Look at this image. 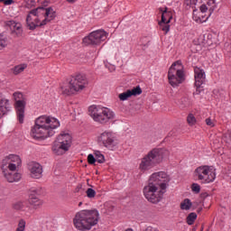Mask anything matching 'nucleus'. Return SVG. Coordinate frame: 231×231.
Segmentation results:
<instances>
[{"mask_svg": "<svg viewBox=\"0 0 231 231\" xmlns=\"http://www.w3.org/2000/svg\"><path fill=\"white\" fill-rule=\"evenodd\" d=\"M26 230V220L24 218H21L18 221L17 228L15 231H24Z\"/></svg>", "mask_w": 231, "mask_h": 231, "instance_id": "28", "label": "nucleus"}, {"mask_svg": "<svg viewBox=\"0 0 231 231\" xmlns=\"http://www.w3.org/2000/svg\"><path fill=\"white\" fill-rule=\"evenodd\" d=\"M163 154H169V151L160 148H154L141 159L139 163V171L147 172L151 169H154L156 165L163 162Z\"/></svg>", "mask_w": 231, "mask_h": 231, "instance_id": "6", "label": "nucleus"}, {"mask_svg": "<svg viewBox=\"0 0 231 231\" xmlns=\"http://www.w3.org/2000/svg\"><path fill=\"white\" fill-rule=\"evenodd\" d=\"M68 3H75V0H67Z\"/></svg>", "mask_w": 231, "mask_h": 231, "instance_id": "42", "label": "nucleus"}, {"mask_svg": "<svg viewBox=\"0 0 231 231\" xmlns=\"http://www.w3.org/2000/svg\"><path fill=\"white\" fill-rule=\"evenodd\" d=\"M169 183V175L165 171H158L152 173L148 180V185L143 188L144 197L150 203H160L165 189Z\"/></svg>", "mask_w": 231, "mask_h": 231, "instance_id": "1", "label": "nucleus"}, {"mask_svg": "<svg viewBox=\"0 0 231 231\" xmlns=\"http://www.w3.org/2000/svg\"><path fill=\"white\" fill-rule=\"evenodd\" d=\"M28 68V65L26 63H23L20 65H16L12 69V71L14 75H19L23 73L26 69Z\"/></svg>", "mask_w": 231, "mask_h": 231, "instance_id": "24", "label": "nucleus"}, {"mask_svg": "<svg viewBox=\"0 0 231 231\" xmlns=\"http://www.w3.org/2000/svg\"><path fill=\"white\" fill-rule=\"evenodd\" d=\"M87 197L89 199H93V198H95V196H97V191H95V189L88 188L86 191Z\"/></svg>", "mask_w": 231, "mask_h": 231, "instance_id": "32", "label": "nucleus"}, {"mask_svg": "<svg viewBox=\"0 0 231 231\" xmlns=\"http://www.w3.org/2000/svg\"><path fill=\"white\" fill-rule=\"evenodd\" d=\"M180 102L182 107H189V106H190V101L189 100V97H182Z\"/></svg>", "mask_w": 231, "mask_h": 231, "instance_id": "36", "label": "nucleus"}, {"mask_svg": "<svg viewBox=\"0 0 231 231\" xmlns=\"http://www.w3.org/2000/svg\"><path fill=\"white\" fill-rule=\"evenodd\" d=\"M206 124L209 126V127H215L216 124L214 123V121L210 118H207L206 119Z\"/></svg>", "mask_w": 231, "mask_h": 231, "instance_id": "37", "label": "nucleus"}, {"mask_svg": "<svg viewBox=\"0 0 231 231\" xmlns=\"http://www.w3.org/2000/svg\"><path fill=\"white\" fill-rule=\"evenodd\" d=\"M27 169L30 171L31 178L41 180L42 178V165L36 162H31L27 164Z\"/></svg>", "mask_w": 231, "mask_h": 231, "instance_id": "18", "label": "nucleus"}, {"mask_svg": "<svg viewBox=\"0 0 231 231\" xmlns=\"http://www.w3.org/2000/svg\"><path fill=\"white\" fill-rule=\"evenodd\" d=\"M95 156L96 162H97V163H104L106 162V157H104V154H102V152L97 151L95 152Z\"/></svg>", "mask_w": 231, "mask_h": 231, "instance_id": "29", "label": "nucleus"}, {"mask_svg": "<svg viewBox=\"0 0 231 231\" xmlns=\"http://www.w3.org/2000/svg\"><path fill=\"white\" fill-rule=\"evenodd\" d=\"M98 210L84 209L76 213L73 218V224L77 230H91L92 226L98 224Z\"/></svg>", "mask_w": 231, "mask_h": 231, "instance_id": "4", "label": "nucleus"}, {"mask_svg": "<svg viewBox=\"0 0 231 231\" xmlns=\"http://www.w3.org/2000/svg\"><path fill=\"white\" fill-rule=\"evenodd\" d=\"M194 73H195V86L197 88L195 95H199V93L203 91V89H201V86L205 84L207 76L205 75V70L198 67H195Z\"/></svg>", "mask_w": 231, "mask_h": 231, "instance_id": "17", "label": "nucleus"}, {"mask_svg": "<svg viewBox=\"0 0 231 231\" xmlns=\"http://www.w3.org/2000/svg\"><path fill=\"white\" fill-rule=\"evenodd\" d=\"M163 154H169V151L160 148H154L141 159L139 163V171L147 172L151 169H154L156 165L163 162Z\"/></svg>", "mask_w": 231, "mask_h": 231, "instance_id": "7", "label": "nucleus"}, {"mask_svg": "<svg viewBox=\"0 0 231 231\" xmlns=\"http://www.w3.org/2000/svg\"><path fill=\"white\" fill-rule=\"evenodd\" d=\"M206 6L209 8V14H212L216 10V0H208Z\"/></svg>", "mask_w": 231, "mask_h": 231, "instance_id": "30", "label": "nucleus"}, {"mask_svg": "<svg viewBox=\"0 0 231 231\" xmlns=\"http://www.w3.org/2000/svg\"><path fill=\"white\" fill-rule=\"evenodd\" d=\"M7 26H9L11 33L14 37H23V25L21 23L8 21Z\"/></svg>", "mask_w": 231, "mask_h": 231, "instance_id": "21", "label": "nucleus"}, {"mask_svg": "<svg viewBox=\"0 0 231 231\" xmlns=\"http://www.w3.org/2000/svg\"><path fill=\"white\" fill-rule=\"evenodd\" d=\"M79 207H82V202H79Z\"/></svg>", "mask_w": 231, "mask_h": 231, "instance_id": "44", "label": "nucleus"}, {"mask_svg": "<svg viewBox=\"0 0 231 231\" xmlns=\"http://www.w3.org/2000/svg\"><path fill=\"white\" fill-rule=\"evenodd\" d=\"M12 111V106L10 105V99L0 95V118H3L5 115H8Z\"/></svg>", "mask_w": 231, "mask_h": 231, "instance_id": "20", "label": "nucleus"}, {"mask_svg": "<svg viewBox=\"0 0 231 231\" xmlns=\"http://www.w3.org/2000/svg\"><path fill=\"white\" fill-rule=\"evenodd\" d=\"M168 80L172 88H178L180 84L185 82V71L183 70L181 60L172 63L168 71Z\"/></svg>", "mask_w": 231, "mask_h": 231, "instance_id": "10", "label": "nucleus"}, {"mask_svg": "<svg viewBox=\"0 0 231 231\" xmlns=\"http://www.w3.org/2000/svg\"><path fill=\"white\" fill-rule=\"evenodd\" d=\"M88 78L84 74H77L69 80V86L61 87L63 95H73L79 91H83L88 88Z\"/></svg>", "mask_w": 231, "mask_h": 231, "instance_id": "9", "label": "nucleus"}, {"mask_svg": "<svg viewBox=\"0 0 231 231\" xmlns=\"http://www.w3.org/2000/svg\"><path fill=\"white\" fill-rule=\"evenodd\" d=\"M195 176L202 183H212L216 180V170L210 166H199L195 170Z\"/></svg>", "mask_w": 231, "mask_h": 231, "instance_id": "12", "label": "nucleus"}, {"mask_svg": "<svg viewBox=\"0 0 231 231\" xmlns=\"http://www.w3.org/2000/svg\"><path fill=\"white\" fill-rule=\"evenodd\" d=\"M198 219V214L195 212L189 213L186 218V222L188 225H194V222Z\"/></svg>", "mask_w": 231, "mask_h": 231, "instance_id": "26", "label": "nucleus"}, {"mask_svg": "<svg viewBox=\"0 0 231 231\" xmlns=\"http://www.w3.org/2000/svg\"><path fill=\"white\" fill-rule=\"evenodd\" d=\"M107 39V33L104 30L94 31L89 35L83 38V43L86 46H98Z\"/></svg>", "mask_w": 231, "mask_h": 231, "instance_id": "14", "label": "nucleus"}, {"mask_svg": "<svg viewBox=\"0 0 231 231\" xmlns=\"http://www.w3.org/2000/svg\"><path fill=\"white\" fill-rule=\"evenodd\" d=\"M7 43H6V36L0 34V51L5 50L6 48Z\"/></svg>", "mask_w": 231, "mask_h": 231, "instance_id": "31", "label": "nucleus"}, {"mask_svg": "<svg viewBox=\"0 0 231 231\" xmlns=\"http://www.w3.org/2000/svg\"><path fill=\"white\" fill-rule=\"evenodd\" d=\"M21 157L14 154L5 157L2 161L1 169L5 180H7L9 183H14L21 180V173H14V171H17V167H21Z\"/></svg>", "mask_w": 231, "mask_h": 231, "instance_id": "5", "label": "nucleus"}, {"mask_svg": "<svg viewBox=\"0 0 231 231\" xmlns=\"http://www.w3.org/2000/svg\"><path fill=\"white\" fill-rule=\"evenodd\" d=\"M80 189H82V185L79 184L76 188V192H79V190H80Z\"/></svg>", "mask_w": 231, "mask_h": 231, "instance_id": "41", "label": "nucleus"}, {"mask_svg": "<svg viewBox=\"0 0 231 231\" xmlns=\"http://www.w3.org/2000/svg\"><path fill=\"white\" fill-rule=\"evenodd\" d=\"M188 5H195L196 4V0H187Z\"/></svg>", "mask_w": 231, "mask_h": 231, "instance_id": "40", "label": "nucleus"}, {"mask_svg": "<svg viewBox=\"0 0 231 231\" xmlns=\"http://www.w3.org/2000/svg\"><path fill=\"white\" fill-rule=\"evenodd\" d=\"M41 189H32L30 191L28 202L32 206V210H39L44 205V200L40 198Z\"/></svg>", "mask_w": 231, "mask_h": 231, "instance_id": "16", "label": "nucleus"}, {"mask_svg": "<svg viewBox=\"0 0 231 231\" xmlns=\"http://www.w3.org/2000/svg\"><path fill=\"white\" fill-rule=\"evenodd\" d=\"M13 210H16L17 212H24V216L30 217L32 214V207L28 205L24 201H16L12 205Z\"/></svg>", "mask_w": 231, "mask_h": 231, "instance_id": "19", "label": "nucleus"}, {"mask_svg": "<svg viewBox=\"0 0 231 231\" xmlns=\"http://www.w3.org/2000/svg\"><path fill=\"white\" fill-rule=\"evenodd\" d=\"M160 30L164 32L165 33H169L171 30V25H169V23L161 21L159 22Z\"/></svg>", "mask_w": 231, "mask_h": 231, "instance_id": "27", "label": "nucleus"}, {"mask_svg": "<svg viewBox=\"0 0 231 231\" xmlns=\"http://www.w3.org/2000/svg\"><path fill=\"white\" fill-rule=\"evenodd\" d=\"M160 12H162L161 21H162V23H171V20L172 19V12L167 11V7H165V10L160 8Z\"/></svg>", "mask_w": 231, "mask_h": 231, "instance_id": "23", "label": "nucleus"}, {"mask_svg": "<svg viewBox=\"0 0 231 231\" xmlns=\"http://www.w3.org/2000/svg\"><path fill=\"white\" fill-rule=\"evenodd\" d=\"M88 115L94 122L98 124H107L109 120H115V112L106 106H90L88 107Z\"/></svg>", "mask_w": 231, "mask_h": 231, "instance_id": "8", "label": "nucleus"}, {"mask_svg": "<svg viewBox=\"0 0 231 231\" xmlns=\"http://www.w3.org/2000/svg\"><path fill=\"white\" fill-rule=\"evenodd\" d=\"M97 143L101 147H106V149H115L116 147V141L115 140V135L113 133L105 131L97 136Z\"/></svg>", "mask_w": 231, "mask_h": 231, "instance_id": "15", "label": "nucleus"}, {"mask_svg": "<svg viewBox=\"0 0 231 231\" xmlns=\"http://www.w3.org/2000/svg\"><path fill=\"white\" fill-rule=\"evenodd\" d=\"M207 10L209 11V7H208L207 5H200V12H202V14H205V12H207Z\"/></svg>", "mask_w": 231, "mask_h": 231, "instance_id": "38", "label": "nucleus"}, {"mask_svg": "<svg viewBox=\"0 0 231 231\" xmlns=\"http://www.w3.org/2000/svg\"><path fill=\"white\" fill-rule=\"evenodd\" d=\"M187 122L189 125H194V124H196V117L194 115L189 114L187 117Z\"/></svg>", "mask_w": 231, "mask_h": 231, "instance_id": "34", "label": "nucleus"}, {"mask_svg": "<svg viewBox=\"0 0 231 231\" xmlns=\"http://www.w3.org/2000/svg\"><path fill=\"white\" fill-rule=\"evenodd\" d=\"M14 100V109L16 111L17 120L19 124H24V111L26 109V98L21 92H14L13 94Z\"/></svg>", "mask_w": 231, "mask_h": 231, "instance_id": "13", "label": "nucleus"}, {"mask_svg": "<svg viewBox=\"0 0 231 231\" xmlns=\"http://www.w3.org/2000/svg\"><path fill=\"white\" fill-rule=\"evenodd\" d=\"M55 17H57V13L53 8L40 6L29 11L26 17V24L29 30L33 31L36 28L46 26V24L53 21Z\"/></svg>", "mask_w": 231, "mask_h": 231, "instance_id": "3", "label": "nucleus"}, {"mask_svg": "<svg viewBox=\"0 0 231 231\" xmlns=\"http://www.w3.org/2000/svg\"><path fill=\"white\" fill-rule=\"evenodd\" d=\"M0 3H4L5 4V0H0Z\"/></svg>", "mask_w": 231, "mask_h": 231, "instance_id": "46", "label": "nucleus"}, {"mask_svg": "<svg viewBox=\"0 0 231 231\" xmlns=\"http://www.w3.org/2000/svg\"><path fill=\"white\" fill-rule=\"evenodd\" d=\"M138 95H142V88H140L139 86L119 94V99L124 101L127 100V98H131V97H138Z\"/></svg>", "mask_w": 231, "mask_h": 231, "instance_id": "22", "label": "nucleus"}, {"mask_svg": "<svg viewBox=\"0 0 231 231\" xmlns=\"http://www.w3.org/2000/svg\"><path fill=\"white\" fill-rule=\"evenodd\" d=\"M228 136H229V142H231V133L228 134Z\"/></svg>", "mask_w": 231, "mask_h": 231, "instance_id": "43", "label": "nucleus"}, {"mask_svg": "<svg viewBox=\"0 0 231 231\" xmlns=\"http://www.w3.org/2000/svg\"><path fill=\"white\" fill-rule=\"evenodd\" d=\"M125 231H133V229H131V228H128V229H126Z\"/></svg>", "mask_w": 231, "mask_h": 231, "instance_id": "45", "label": "nucleus"}, {"mask_svg": "<svg viewBox=\"0 0 231 231\" xmlns=\"http://www.w3.org/2000/svg\"><path fill=\"white\" fill-rule=\"evenodd\" d=\"M97 162V157H95V155L93 154H88V162L89 163V165H95V162Z\"/></svg>", "mask_w": 231, "mask_h": 231, "instance_id": "35", "label": "nucleus"}, {"mask_svg": "<svg viewBox=\"0 0 231 231\" xmlns=\"http://www.w3.org/2000/svg\"><path fill=\"white\" fill-rule=\"evenodd\" d=\"M14 0H5V3H4V5H14Z\"/></svg>", "mask_w": 231, "mask_h": 231, "instance_id": "39", "label": "nucleus"}, {"mask_svg": "<svg viewBox=\"0 0 231 231\" xmlns=\"http://www.w3.org/2000/svg\"><path fill=\"white\" fill-rule=\"evenodd\" d=\"M60 126V123L55 117L41 116L34 121L31 128V136L34 140H46L55 135V129Z\"/></svg>", "mask_w": 231, "mask_h": 231, "instance_id": "2", "label": "nucleus"}, {"mask_svg": "<svg viewBox=\"0 0 231 231\" xmlns=\"http://www.w3.org/2000/svg\"><path fill=\"white\" fill-rule=\"evenodd\" d=\"M192 208V202L189 199H185L181 203H180V208L181 210H190Z\"/></svg>", "mask_w": 231, "mask_h": 231, "instance_id": "25", "label": "nucleus"}, {"mask_svg": "<svg viewBox=\"0 0 231 231\" xmlns=\"http://www.w3.org/2000/svg\"><path fill=\"white\" fill-rule=\"evenodd\" d=\"M191 190L195 194H199V192H201V186H199V184H198V183H193L191 185Z\"/></svg>", "mask_w": 231, "mask_h": 231, "instance_id": "33", "label": "nucleus"}, {"mask_svg": "<svg viewBox=\"0 0 231 231\" xmlns=\"http://www.w3.org/2000/svg\"><path fill=\"white\" fill-rule=\"evenodd\" d=\"M71 147V135L69 134H60L52 144V152L54 154L60 156L69 151Z\"/></svg>", "mask_w": 231, "mask_h": 231, "instance_id": "11", "label": "nucleus"}]
</instances>
